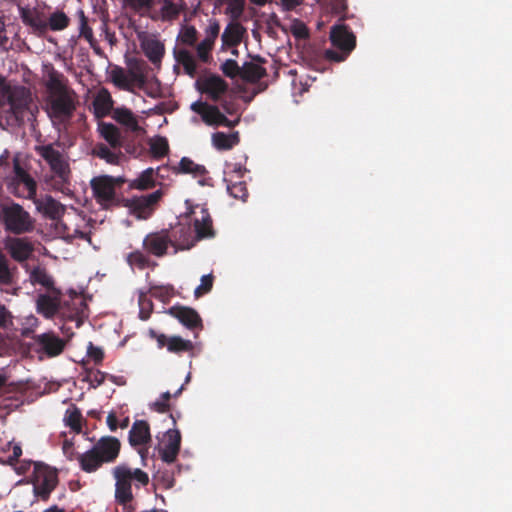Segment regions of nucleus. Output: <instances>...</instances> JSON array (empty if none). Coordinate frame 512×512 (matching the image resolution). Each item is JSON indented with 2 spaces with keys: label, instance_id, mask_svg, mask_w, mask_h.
<instances>
[{
  "label": "nucleus",
  "instance_id": "obj_1",
  "mask_svg": "<svg viewBox=\"0 0 512 512\" xmlns=\"http://www.w3.org/2000/svg\"><path fill=\"white\" fill-rule=\"evenodd\" d=\"M193 227L195 234H193L191 226L184 223H178L167 229L168 237L171 239L170 244L173 248V254L179 251L190 250L197 242L215 236L212 218L205 208L200 209V216H195Z\"/></svg>",
  "mask_w": 512,
  "mask_h": 512
},
{
  "label": "nucleus",
  "instance_id": "obj_2",
  "mask_svg": "<svg viewBox=\"0 0 512 512\" xmlns=\"http://www.w3.org/2000/svg\"><path fill=\"white\" fill-rule=\"evenodd\" d=\"M32 95L24 86H10L0 75V111L8 112L16 121L22 120L29 110Z\"/></svg>",
  "mask_w": 512,
  "mask_h": 512
},
{
  "label": "nucleus",
  "instance_id": "obj_3",
  "mask_svg": "<svg viewBox=\"0 0 512 512\" xmlns=\"http://www.w3.org/2000/svg\"><path fill=\"white\" fill-rule=\"evenodd\" d=\"M47 88L50 91L48 98L50 116L59 121L70 119L76 109L74 92L69 90L57 75L50 76Z\"/></svg>",
  "mask_w": 512,
  "mask_h": 512
},
{
  "label": "nucleus",
  "instance_id": "obj_4",
  "mask_svg": "<svg viewBox=\"0 0 512 512\" xmlns=\"http://www.w3.org/2000/svg\"><path fill=\"white\" fill-rule=\"evenodd\" d=\"M115 479V500L118 504L133 502L132 482L135 486H146L149 483V476L139 468H130L127 465H118L113 469Z\"/></svg>",
  "mask_w": 512,
  "mask_h": 512
},
{
  "label": "nucleus",
  "instance_id": "obj_5",
  "mask_svg": "<svg viewBox=\"0 0 512 512\" xmlns=\"http://www.w3.org/2000/svg\"><path fill=\"white\" fill-rule=\"evenodd\" d=\"M0 223L6 232L14 235L30 233L35 228V219L13 201L0 204Z\"/></svg>",
  "mask_w": 512,
  "mask_h": 512
},
{
  "label": "nucleus",
  "instance_id": "obj_6",
  "mask_svg": "<svg viewBox=\"0 0 512 512\" xmlns=\"http://www.w3.org/2000/svg\"><path fill=\"white\" fill-rule=\"evenodd\" d=\"M35 151L47 162L53 172L54 187L64 192L70 184L71 170L62 152L56 149L53 144L37 145Z\"/></svg>",
  "mask_w": 512,
  "mask_h": 512
},
{
  "label": "nucleus",
  "instance_id": "obj_7",
  "mask_svg": "<svg viewBox=\"0 0 512 512\" xmlns=\"http://www.w3.org/2000/svg\"><path fill=\"white\" fill-rule=\"evenodd\" d=\"M329 39L332 48L324 51V58L330 62L345 61L356 47V36L348 25L337 24L331 27Z\"/></svg>",
  "mask_w": 512,
  "mask_h": 512
},
{
  "label": "nucleus",
  "instance_id": "obj_8",
  "mask_svg": "<svg viewBox=\"0 0 512 512\" xmlns=\"http://www.w3.org/2000/svg\"><path fill=\"white\" fill-rule=\"evenodd\" d=\"M124 183L121 177L109 175L96 176L91 179L90 186L97 203L108 208L116 203V187Z\"/></svg>",
  "mask_w": 512,
  "mask_h": 512
},
{
  "label": "nucleus",
  "instance_id": "obj_9",
  "mask_svg": "<svg viewBox=\"0 0 512 512\" xmlns=\"http://www.w3.org/2000/svg\"><path fill=\"white\" fill-rule=\"evenodd\" d=\"M34 464V480L33 491L35 496L46 501L49 499L51 492L58 484L57 472L49 466L33 462Z\"/></svg>",
  "mask_w": 512,
  "mask_h": 512
},
{
  "label": "nucleus",
  "instance_id": "obj_10",
  "mask_svg": "<svg viewBox=\"0 0 512 512\" xmlns=\"http://www.w3.org/2000/svg\"><path fill=\"white\" fill-rule=\"evenodd\" d=\"M191 110L201 116L202 121L208 126L233 127L236 122L229 120L219 107L203 101H195L190 106Z\"/></svg>",
  "mask_w": 512,
  "mask_h": 512
},
{
  "label": "nucleus",
  "instance_id": "obj_11",
  "mask_svg": "<svg viewBox=\"0 0 512 512\" xmlns=\"http://www.w3.org/2000/svg\"><path fill=\"white\" fill-rule=\"evenodd\" d=\"M198 91L211 101L219 102L229 89L228 83L217 74L204 75L196 81Z\"/></svg>",
  "mask_w": 512,
  "mask_h": 512
},
{
  "label": "nucleus",
  "instance_id": "obj_12",
  "mask_svg": "<svg viewBox=\"0 0 512 512\" xmlns=\"http://www.w3.org/2000/svg\"><path fill=\"white\" fill-rule=\"evenodd\" d=\"M148 335L156 341L159 349L166 347L170 353L180 355L185 352H192L194 349L193 342L183 339L181 336H167L163 333H158L153 329L149 330Z\"/></svg>",
  "mask_w": 512,
  "mask_h": 512
},
{
  "label": "nucleus",
  "instance_id": "obj_13",
  "mask_svg": "<svg viewBox=\"0 0 512 512\" xmlns=\"http://www.w3.org/2000/svg\"><path fill=\"white\" fill-rule=\"evenodd\" d=\"M33 340L37 346V352L50 358L60 355L66 346V341L53 331L34 335Z\"/></svg>",
  "mask_w": 512,
  "mask_h": 512
},
{
  "label": "nucleus",
  "instance_id": "obj_14",
  "mask_svg": "<svg viewBox=\"0 0 512 512\" xmlns=\"http://www.w3.org/2000/svg\"><path fill=\"white\" fill-rule=\"evenodd\" d=\"M171 239L168 237L167 229L151 232L143 239V249L150 255L161 258L168 254L171 247Z\"/></svg>",
  "mask_w": 512,
  "mask_h": 512
},
{
  "label": "nucleus",
  "instance_id": "obj_15",
  "mask_svg": "<svg viewBox=\"0 0 512 512\" xmlns=\"http://www.w3.org/2000/svg\"><path fill=\"white\" fill-rule=\"evenodd\" d=\"M50 293H42L36 299V311L46 319H53L60 313L62 308L60 289L57 291H49Z\"/></svg>",
  "mask_w": 512,
  "mask_h": 512
},
{
  "label": "nucleus",
  "instance_id": "obj_16",
  "mask_svg": "<svg viewBox=\"0 0 512 512\" xmlns=\"http://www.w3.org/2000/svg\"><path fill=\"white\" fill-rule=\"evenodd\" d=\"M181 447V434L177 429H169L165 435L162 445L159 448L161 459L171 464L175 462Z\"/></svg>",
  "mask_w": 512,
  "mask_h": 512
},
{
  "label": "nucleus",
  "instance_id": "obj_17",
  "mask_svg": "<svg viewBox=\"0 0 512 512\" xmlns=\"http://www.w3.org/2000/svg\"><path fill=\"white\" fill-rule=\"evenodd\" d=\"M162 191L157 190L151 194L133 197L129 200V208L138 217L146 219L154 210L155 204L161 199Z\"/></svg>",
  "mask_w": 512,
  "mask_h": 512
},
{
  "label": "nucleus",
  "instance_id": "obj_18",
  "mask_svg": "<svg viewBox=\"0 0 512 512\" xmlns=\"http://www.w3.org/2000/svg\"><path fill=\"white\" fill-rule=\"evenodd\" d=\"M167 313L176 318L182 325L190 330H201L203 328L200 315L191 307L175 305L170 307Z\"/></svg>",
  "mask_w": 512,
  "mask_h": 512
},
{
  "label": "nucleus",
  "instance_id": "obj_19",
  "mask_svg": "<svg viewBox=\"0 0 512 512\" xmlns=\"http://www.w3.org/2000/svg\"><path fill=\"white\" fill-rule=\"evenodd\" d=\"M5 247L11 258L20 263L28 260L34 252L33 243L26 237L8 238Z\"/></svg>",
  "mask_w": 512,
  "mask_h": 512
},
{
  "label": "nucleus",
  "instance_id": "obj_20",
  "mask_svg": "<svg viewBox=\"0 0 512 512\" xmlns=\"http://www.w3.org/2000/svg\"><path fill=\"white\" fill-rule=\"evenodd\" d=\"M102 461L105 463L114 462L119 456L121 443L114 436H103L93 446Z\"/></svg>",
  "mask_w": 512,
  "mask_h": 512
},
{
  "label": "nucleus",
  "instance_id": "obj_21",
  "mask_svg": "<svg viewBox=\"0 0 512 512\" xmlns=\"http://www.w3.org/2000/svg\"><path fill=\"white\" fill-rule=\"evenodd\" d=\"M140 45L149 61L154 65L160 66L165 54L164 44L155 37L145 36L140 38Z\"/></svg>",
  "mask_w": 512,
  "mask_h": 512
},
{
  "label": "nucleus",
  "instance_id": "obj_22",
  "mask_svg": "<svg viewBox=\"0 0 512 512\" xmlns=\"http://www.w3.org/2000/svg\"><path fill=\"white\" fill-rule=\"evenodd\" d=\"M151 441L150 427L145 420H136L129 431V443L133 447L142 446Z\"/></svg>",
  "mask_w": 512,
  "mask_h": 512
},
{
  "label": "nucleus",
  "instance_id": "obj_23",
  "mask_svg": "<svg viewBox=\"0 0 512 512\" xmlns=\"http://www.w3.org/2000/svg\"><path fill=\"white\" fill-rule=\"evenodd\" d=\"M20 18L25 25L30 26L34 31L45 33L48 29L47 22L43 16L35 9L29 7H19Z\"/></svg>",
  "mask_w": 512,
  "mask_h": 512
},
{
  "label": "nucleus",
  "instance_id": "obj_24",
  "mask_svg": "<svg viewBox=\"0 0 512 512\" xmlns=\"http://www.w3.org/2000/svg\"><path fill=\"white\" fill-rule=\"evenodd\" d=\"M112 118L120 125L125 126L127 130L135 133L142 131L137 117L130 109L124 106L113 109Z\"/></svg>",
  "mask_w": 512,
  "mask_h": 512
},
{
  "label": "nucleus",
  "instance_id": "obj_25",
  "mask_svg": "<svg viewBox=\"0 0 512 512\" xmlns=\"http://www.w3.org/2000/svg\"><path fill=\"white\" fill-rule=\"evenodd\" d=\"M173 55L178 64H180L185 74L194 78L197 74V63L195 56L186 48H174Z\"/></svg>",
  "mask_w": 512,
  "mask_h": 512
},
{
  "label": "nucleus",
  "instance_id": "obj_26",
  "mask_svg": "<svg viewBox=\"0 0 512 512\" xmlns=\"http://www.w3.org/2000/svg\"><path fill=\"white\" fill-rule=\"evenodd\" d=\"M94 114L97 118H103L113 114V99L107 89H101L93 100Z\"/></svg>",
  "mask_w": 512,
  "mask_h": 512
},
{
  "label": "nucleus",
  "instance_id": "obj_27",
  "mask_svg": "<svg viewBox=\"0 0 512 512\" xmlns=\"http://www.w3.org/2000/svg\"><path fill=\"white\" fill-rule=\"evenodd\" d=\"M99 132L103 139L114 150L120 149L123 145V137L120 129L112 123H100Z\"/></svg>",
  "mask_w": 512,
  "mask_h": 512
},
{
  "label": "nucleus",
  "instance_id": "obj_28",
  "mask_svg": "<svg viewBox=\"0 0 512 512\" xmlns=\"http://www.w3.org/2000/svg\"><path fill=\"white\" fill-rule=\"evenodd\" d=\"M212 145L219 151L231 150L240 142L239 132L235 131L230 134L224 132H215L211 137Z\"/></svg>",
  "mask_w": 512,
  "mask_h": 512
},
{
  "label": "nucleus",
  "instance_id": "obj_29",
  "mask_svg": "<svg viewBox=\"0 0 512 512\" xmlns=\"http://www.w3.org/2000/svg\"><path fill=\"white\" fill-rule=\"evenodd\" d=\"M77 460L80 468L86 473H93L97 471L105 463L93 447L85 453L78 454Z\"/></svg>",
  "mask_w": 512,
  "mask_h": 512
},
{
  "label": "nucleus",
  "instance_id": "obj_30",
  "mask_svg": "<svg viewBox=\"0 0 512 512\" xmlns=\"http://www.w3.org/2000/svg\"><path fill=\"white\" fill-rule=\"evenodd\" d=\"M14 173V179L18 186H23L26 197L33 198L37 190L35 180L18 163L14 165Z\"/></svg>",
  "mask_w": 512,
  "mask_h": 512
},
{
  "label": "nucleus",
  "instance_id": "obj_31",
  "mask_svg": "<svg viewBox=\"0 0 512 512\" xmlns=\"http://www.w3.org/2000/svg\"><path fill=\"white\" fill-rule=\"evenodd\" d=\"M30 281L33 285H40L48 291H57L53 277L47 272L46 268L36 266L30 272Z\"/></svg>",
  "mask_w": 512,
  "mask_h": 512
},
{
  "label": "nucleus",
  "instance_id": "obj_32",
  "mask_svg": "<svg viewBox=\"0 0 512 512\" xmlns=\"http://www.w3.org/2000/svg\"><path fill=\"white\" fill-rule=\"evenodd\" d=\"M244 28L238 22L229 23L221 36L222 42L228 47L237 46L242 41Z\"/></svg>",
  "mask_w": 512,
  "mask_h": 512
},
{
  "label": "nucleus",
  "instance_id": "obj_33",
  "mask_svg": "<svg viewBox=\"0 0 512 512\" xmlns=\"http://www.w3.org/2000/svg\"><path fill=\"white\" fill-rule=\"evenodd\" d=\"M63 421L74 433L79 434L82 432V423L85 420L80 409L76 405H71L67 408Z\"/></svg>",
  "mask_w": 512,
  "mask_h": 512
},
{
  "label": "nucleus",
  "instance_id": "obj_34",
  "mask_svg": "<svg viewBox=\"0 0 512 512\" xmlns=\"http://www.w3.org/2000/svg\"><path fill=\"white\" fill-rule=\"evenodd\" d=\"M224 182L226 183L227 192L231 197L241 201H246L248 197V190L244 181H234L233 176L231 175L229 178L225 177Z\"/></svg>",
  "mask_w": 512,
  "mask_h": 512
},
{
  "label": "nucleus",
  "instance_id": "obj_35",
  "mask_svg": "<svg viewBox=\"0 0 512 512\" xmlns=\"http://www.w3.org/2000/svg\"><path fill=\"white\" fill-rule=\"evenodd\" d=\"M241 76L249 82H257L266 76V69L258 63L246 62L242 68Z\"/></svg>",
  "mask_w": 512,
  "mask_h": 512
},
{
  "label": "nucleus",
  "instance_id": "obj_36",
  "mask_svg": "<svg viewBox=\"0 0 512 512\" xmlns=\"http://www.w3.org/2000/svg\"><path fill=\"white\" fill-rule=\"evenodd\" d=\"M42 211L48 218L57 220L63 215L64 206L51 196H47L42 202Z\"/></svg>",
  "mask_w": 512,
  "mask_h": 512
},
{
  "label": "nucleus",
  "instance_id": "obj_37",
  "mask_svg": "<svg viewBox=\"0 0 512 512\" xmlns=\"http://www.w3.org/2000/svg\"><path fill=\"white\" fill-rule=\"evenodd\" d=\"M178 173L192 174L194 177H202L207 173L205 166L196 164L188 157H183L179 162Z\"/></svg>",
  "mask_w": 512,
  "mask_h": 512
},
{
  "label": "nucleus",
  "instance_id": "obj_38",
  "mask_svg": "<svg viewBox=\"0 0 512 512\" xmlns=\"http://www.w3.org/2000/svg\"><path fill=\"white\" fill-rule=\"evenodd\" d=\"M94 154L100 159H104L107 163L116 165L119 163L120 156L122 153L120 151H113L110 147L105 144H98L94 148Z\"/></svg>",
  "mask_w": 512,
  "mask_h": 512
},
{
  "label": "nucleus",
  "instance_id": "obj_39",
  "mask_svg": "<svg viewBox=\"0 0 512 512\" xmlns=\"http://www.w3.org/2000/svg\"><path fill=\"white\" fill-rule=\"evenodd\" d=\"M16 267L13 269L9 266V261L7 257L0 252V284L2 285H12L14 282V273Z\"/></svg>",
  "mask_w": 512,
  "mask_h": 512
},
{
  "label": "nucleus",
  "instance_id": "obj_40",
  "mask_svg": "<svg viewBox=\"0 0 512 512\" xmlns=\"http://www.w3.org/2000/svg\"><path fill=\"white\" fill-rule=\"evenodd\" d=\"M149 145L151 154L154 158H163L169 152L168 140L165 137L157 136L150 141Z\"/></svg>",
  "mask_w": 512,
  "mask_h": 512
},
{
  "label": "nucleus",
  "instance_id": "obj_41",
  "mask_svg": "<svg viewBox=\"0 0 512 512\" xmlns=\"http://www.w3.org/2000/svg\"><path fill=\"white\" fill-rule=\"evenodd\" d=\"M123 4L136 13L145 14L154 7L155 0H123Z\"/></svg>",
  "mask_w": 512,
  "mask_h": 512
},
{
  "label": "nucleus",
  "instance_id": "obj_42",
  "mask_svg": "<svg viewBox=\"0 0 512 512\" xmlns=\"http://www.w3.org/2000/svg\"><path fill=\"white\" fill-rule=\"evenodd\" d=\"M69 17L62 11H56L49 17L48 28L53 31L65 29L69 25Z\"/></svg>",
  "mask_w": 512,
  "mask_h": 512
},
{
  "label": "nucleus",
  "instance_id": "obj_43",
  "mask_svg": "<svg viewBox=\"0 0 512 512\" xmlns=\"http://www.w3.org/2000/svg\"><path fill=\"white\" fill-rule=\"evenodd\" d=\"M153 169L145 170L137 179L131 183V187L139 190H146L154 187Z\"/></svg>",
  "mask_w": 512,
  "mask_h": 512
},
{
  "label": "nucleus",
  "instance_id": "obj_44",
  "mask_svg": "<svg viewBox=\"0 0 512 512\" xmlns=\"http://www.w3.org/2000/svg\"><path fill=\"white\" fill-rule=\"evenodd\" d=\"M198 39V32L192 25L183 26L178 35V40L186 46H194Z\"/></svg>",
  "mask_w": 512,
  "mask_h": 512
},
{
  "label": "nucleus",
  "instance_id": "obj_45",
  "mask_svg": "<svg viewBox=\"0 0 512 512\" xmlns=\"http://www.w3.org/2000/svg\"><path fill=\"white\" fill-rule=\"evenodd\" d=\"M149 293L152 297L165 303L173 296L174 288L171 285H154L150 287Z\"/></svg>",
  "mask_w": 512,
  "mask_h": 512
},
{
  "label": "nucleus",
  "instance_id": "obj_46",
  "mask_svg": "<svg viewBox=\"0 0 512 512\" xmlns=\"http://www.w3.org/2000/svg\"><path fill=\"white\" fill-rule=\"evenodd\" d=\"M181 12V8L172 0H164L161 7L162 19L170 21L176 19Z\"/></svg>",
  "mask_w": 512,
  "mask_h": 512
},
{
  "label": "nucleus",
  "instance_id": "obj_47",
  "mask_svg": "<svg viewBox=\"0 0 512 512\" xmlns=\"http://www.w3.org/2000/svg\"><path fill=\"white\" fill-rule=\"evenodd\" d=\"M213 42L209 39H203L197 46H196V53L198 59L203 63H208L211 59V51L214 47Z\"/></svg>",
  "mask_w": 512,
  "mask_h": 512
},
{
  "label": "nucleus",
  "instance_id": "obj_48",
  "mask_svg": "<svg viewBox=\"0 0 512 512\" xmlns=\"http://www.w3.org/2000/svg\"><path fill=\"white\" fill-rule=\"evenodd\" d=\"M172 398V394L166 391L161 394L159 399L151 404V409L158 413H166L170 411L169 400Z\"/></svg>",
  "mask_w": 512,
  "mask_h": 512
},
{
  "label": "nucleus",
  "instance_id": "obj_49",
  "mask_svg": "<svg viewBox=\"0 0 512 512\" xmlns=\"http://www.w3.org/2000/svg\"><path fill=\"white\" fill-rule=\"evenodd\" d=\"M140 311L139 317L141 320H148L153 309L152 301L146 296V294L141 293L138 299Z\"/></svg>",
  "mask_w": 512,
  "mask_h": 512
},
{
  "label": "nucleus",
  "instance_id": "obj_50",
  "mask_svg": "<svg viewBox=\"0 0 512 512\" xmlns=\"http://www.w3.org/2000/svg\"><path fill=\"white\" fill-rule=\"evenodd\" d=\"M127 262L131 266H136L140 269H144L145 267L148 266L149 259L143 252L136 250L128 254Z\"/></svg>",
  "mask_w": 512,
  "mask_h": 512
},
{
  "label": "nucleus",
  "instance_id": "obj_51",
  "mask_svg": "<svg viewBox=\"0 0 512 512\" xmlns=\"http://www.w3.org/2000/svg\"><path fill=\"white\" fill-rule=\"evenodd\" d=\"M227 2L226 13L230 14L233 19H238L244 11V0H225Z\"/></svg>",
  "mask_w": 512,
  "mask_h": 512
},
{
  "label": "nucleus",
  "instance_id": "obj_52",
  "mask_svg": "<svg viewBox=\"0 0 512 512\" xmlns=\"http://www.w3.org/2000/svg\"><path fill=\"white\" fill-rule=\"evenodd\" d=\"M214 277L212 274L204 275L201 277V283L196 287L194 291V295L196 298L203 296L204 294L210 292L213 287Z\"/></svg>",
  "mask_w": 512,
  "mask_h": 512
},
{
  "label": "nucleus",
  "instance_id": "obj_53",
  "mask_svg": "<svg viewBox=\"0 0 512 512\" xmlns=\"http://www.w3.org/2000/svg\"><path fill=\"white\" fill-rule=\"evenodd\" d=\"M223 74L229 78H234L237 75L241 74L240 67L238 66V63L233 59H227L225 62L222 63L220 67Z\"/></svg>",
  "mask_w": 512,
  "mask_h": 512
},
{
  "label": "nucleus",
  "instance_id": "obj_54",
  "mask_svg": "<svg viewBox=\"0 0 512 512\" xmlns=\"http://www.w3.org/2000/svg\"><path fill=\"white\" fill-rule=\"evenodd\" d=\"M10 449L12 450V453L8 456L4 463L10 466H14L17 463L19 457L22 455V447L19 443L8 442L7 450Z\"/></svg>",
  "mask_w": 512,
  "mask_h": 512
},
{
  "label": "nucleus",
  "instance_id": "obj_55",
  "mask_svg": "<svg viewBox=\"0 0 512 512\" xmlns=\"http://www.w3.org/2000/svg\"><path fill=\"white\" fill-rule=\"evenodd\" d=\"M130 75L132 77V81L137 83L140 88L146 84V75L144 73L142 64H136L134 67H132L130 69Z\"/></svg>",
  "mask_w": 512,
  "mask_h": 512
},
{
  "label": "nucleus",
  "instance_id": "obj_56",
  "mask_svg": "<svg viewBox=\"0 0 512 512\" xmlns=\"http://www.w3.org/2000/svg\"><path fill=\"white\" fill-rule=\"evenodd\" d=\"M220 32V24L216 19H211L209 21V25L205 30V38L209 39L211 42L215 43Z\"/></svg>",
  "mask_w": 512,
  "mask_h": 512
},
{
  "label": "nucleus",
  "instance_id": "obj_57",
  "mask_svg": "<svg viewBox=\"0 0 512 512\" xmlns=\"http://www.w3.org/2000/svg\"><path fill=\"white\" fill-rule=\"evenodd\" d=\"M88 356L95 362V364H100L104 359V352L102 348L89 343Z\"/></svg>",
  "mask_w": 512,
  "mask_h": 512
},
{
  "label": "nucleus",
  "instance_id": "obj_58",
  "mask_svg": "<svg viewBox=\"0 0 512 512\" xmlns=\"http://www.w3.org/2000/svg\"><path fill=\"white\" fill-rule=\"evenodd\" d=\"M74 444L71 440L65 439L62 445L63 453L69 460H72L74 457Z\"/></svg>",
  "mask_w": 512,
  "mask_h": 512
},
{
  "label": "nucleus",
  "instance_id": "obj_59",
  "mask_svg": "<svg viewBox=\"0 0 512 512\" xmlns=\"http://www.w3.org/2000/svg\"><path fill=\"white\" fill-rule=\"evenodd\" d=\"M81 35H83L86 38H89L92 36V30L87 25V20L84 16L83 12H81Z\"/></svg>",
  "mask_w": 512,
  "mask_h": 512
},
{
  "label": "nucleus",
  "instance_id": "obj_60",
  "mask_svg": "<svg viewBox=\"0 0 512 512\" xmlns=\"http://www.w3.org/2000/svg\"><path fill=\"white\" fill-rule=\"evenodd\" d=\"M107 425L111 431H116L119 424L116 414L114 412H110L106 419Z\"/></svg>",
  "mask_w": 512,
  "mask_h": 512
},
{
  "label": "nucleus",
  "instance_id": "obj_61",
  "mask_svg": "<svg viewBox=\"0 0 512 512\" xmlns=\"http://www.w3.org/2000/svg\"><path fill=\"white\" fill-rule=\"evenodd\" d=\"M106 379H108V373L98 370L93 377V382L96 383L94 387L102 385Z\"/></svg>",
  "mask_w": 512,
  "mask_h": 512
},
{
  "label": "nucleus",
  "instance_id": "obj_62",
  "mask_svg": "<svg viewBox=\"0 0 512 512\" xmlns=\"http://www.w3.org/2000/svg\"><path fill=\"white\" fill-rule=\"evenodd\" d=\"M7 42L8 37L6 35L5 23L3 17L0 15V46H5Z\"/></svg>",
  "mask_w": 512,
  "mask_h": 512
},
{
  "label": "nucleus",
  "instance_id": "obj_63",
  "mask_svg": "<svg viewBox=\"0 0 512 512\" xmlns=\"http://www.w3.org/2000/svg\"><path fill=\"white\" fill-rule=\"evenodd\" d=\"M10 316L9 311L5 306L0 305V327L6 326L7 318Z\"/></svg>",
  "mask_w": 512,
  "mask_h": 512
},
{
  "label": "nucleus",
  "instance_id": "obj_64",
  "mask_svg": "<svg viewBox=\"0 0 512 512\" xmlns=\"http://www.w3.org/2000/svg\"><path fill=\"white\" fill-rule=\"evenodd\" d=\"M301 1L302 0H281L283 7L288 11L300 5Z\"/></svg>",
  "mask_w": 512,
  "mask_h": 512
}]
</instances>
